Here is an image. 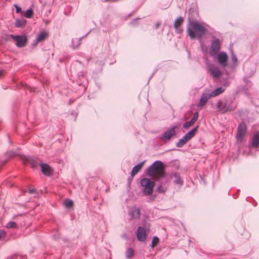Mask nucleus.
Masks as SVG:
<instances>
[{
  "mask_svg": "<svg viewBox=\"0 0 259 259\" xmlns=\"http://www.w3.org/2000/svg\"><path fill=\"white\" fill-rule=\"evenodd\" d=\"M146 236L145 229L142 227H139L137 232L138 240L139 241L143 242L146 240Z\"/></svg>",
  "mask_w": 259,
  "mask_h": 259,
  "instance_id": "obj_10",
  "label": "nucleus"
},
{
  "mask_svg": "<svg viewBox=\"0 0 259 259\" xmlns=\"http://www.w3.org/2000/svg\"><path fill=\"white\" fill-rule=\"evenodd\" d=\"M222 108H221V112L225 113L228 111H231L232 110V108L230 107V105H229L227 103H225L224 104H222Z\"/></svg>",
  "mask_w": 259,
  "mask_h": 259,
  "instance_id": "obj_22",
  "label": "nucleus"
},
{
  "mask_svg": "<svg viewBox=\"0 0 259 259\" xmlns=\"http://www.w3.org/2000/svg\"><path fill=\"white\" fill-rule=\"evenodd\" d=\"M10 36L16 41V46L18 48L24 47L27 42V36L23 35H14L11 34Z\"/></svg>",
  "mask_w": 259,
  "mask_h": 259,
  "instance_id": "obj_4",
  "label": "nucleus"
},
{
  "mask_svg": "<svg viewBox=\"0 0 259 259\" xmlns=\"http://www.w3.org/2000/svg\"><path fill=\"white\" fill-rule=\"evenodd\" d=\"M225 91V89H224L222 88H219L215 90L214 91H213L211 94H210L211 97H216L222 93H223Z\"/></svg>",
  "mask_w": 259,
  "mask_h": 259,
  "instance_id": "obj_21",
  "label": "nucleus"
},
{
  "mask_svg": "<svg viewBox=\"0 0 259 259\" xmlns=\"http://www.w3.org/2000/svg\"><path fill=\"white\" fill-rule=\"evenodd\" d=\"M184 19L182 17H179L177 19L174 23V27L176 29H178L180 25L183 23Z\"/></svg>",
  "mask_w": 259,
  "mask_h": 259,
  "instance_id": "obj_23",
  "label": "nucleus"
},
{
  "mask_svg": "<svg viewBox=\"0 0 259 259\" xmlns=\"http://www.w3.org/2000/svg\"><path fill=\"white\" fill-rule=\"evenodd\" d=\"M232 60L235 62H236L237 61V58L234 55V54H232Z\"/></svg>",
  "mask_w": 259,
  "mask_h": 259,
  "instance_id": "obj_35",
  "label": "nucleus"
},
{
  "mask_svg": "<svg viewBox=\"0 0 259 259\" xmlns=\"http://www.w3.org/2000/svg\"><path fill=\"white\" fill-rule=\"evenodd\" d=\"M218 62L223 67H226L227 65L228 60V56L225 52H221L217 55Z\"/></svg>",
  "mask_w": 259,
  "mask_h": 259,
  "instance_id": "obj_9",
  "label": "nucleus"
},
{
  "mask_svg": "<svg viewBox=\"0 0 259 259\" xmlns=\"http://www.w3.org/2000/svg\"><path fill=\"white\" fill-rule=\"evenodd\" d=\"M33 14V12L31 9H28L26 10L24 14V16L26 18H30Z\"/></svg>",
  "mask_w": 259,
  "mask_h": 259,
  "instance_id": "obj_28",
  "label": "nucleus"
},
{
  "mask_svg": "<svg viewBox=\"0 0 259 259\" xmlns=\"http://www.w3.org/2000/svg\"><path fill=\"white\" fill-rule=\"evenodd\" d=\"M159 239L157 237H154L151 242V247L152 248H154L159 243Z\"/></svg>",
  "mask_w": 259,
  "mask_h": 259,
  "instance_id": "obj_25",
  "label": "nucleus"
},
{
  "mask_svg": "<svg viewBox=\"0 0 259 259\" xmlns=\"http://www.w3.org/2000/svg\"><path fill=\"white\" fill-rule=\"evenodd\" d=\"M157 191L159 192H161V191L160 190V188H159Z\"/></svg>",
  "mask_w": 259,
  "mask_h": 259,
  "instance_id": "obj_41",
  "label": "nucleus"
},
{
  "mask_svg": "<svg viewBox=\"0 0 259 259\" xmlns=\"http://www.w3.org/2000/svg\"><path fill=\"white\" fill-rule=\"evenodd\" d=\"M198 129V126L194 128L189 132L185 136V138L188 141L190 140L192 137L194 136Z\"/></svg>",
  "mask_w": 259,
  "mask_h": 259,
  "instance_id": "obj_18",
  "label": "nucleus"
},
{
  "mask_svg": "<svg viewBox=\"0 0 259 259\" xmlns=\"http://www.w3.org/2000/svg\"><path fill=\"white\" fill-rule=\"evenodd\" d=\"M147 175L154 180H158L164 177V166L163 163L159 160L155 161L147 169Z\"/></svg>",
  "mask_w": 259,
  "mask_h": 259,
  "instance_id": "obj_2",
  "label": "nucleus"
},
{
  "mask_svg": "<svg viewBox=\"0 0 259 259\" xmlns=\"http://www.w3.org/2000/svg\"><path fill=\"white\" fill-rule=\"evenodd\" d=\"M220 49V43L219 39L214 40L211 45L210 49V54L212 56H214L217 55L218 52Z\"/></svg>",
  "mask_w": 259,
  "mask_h": 259,
  "instance_id": "obj_8",
  "label": "nucleus"
},
{
  "mask_svg": "<svg viewBox=\"0 0 259 259\" xmlns=\"http://www.w3.org/2000/svg\"><path fill=\"white\" fill-rule=\"evenodd\" d=\"M38 43H36V39L35 40L34 42L32 44V46L33 47L35 46Z\"/></svg>",
  "mask_w": 259,
  "mask_h": 259,
  "instance_id": "obj_39",
  "label": "nucleus"
},
{
  "mask_svg": "<svg viewBox=\"0 0 259 259\" xmlns=\"http://www.w3.org/2000/svg\"><path fill=\"white\" fill-rule=\"evenodd\" d=\"M14 6L16 8V12L17 13H19L21 12V8H20V7H19L18 5H17L16 4H15L14 5Z\"/></svg>",
  "mask_w": 259,
  "mask_h": 259,
  "instance_id": "obj_33",
  "label": "nucleus"
},
{
  "mask_svg": "<svg viewBox=\"0 0 259 259\" xmlns=\"http://www.w3.org/2000/svg\"><path fill=\"white\" fill-rule=\"evenodd\" d=\"M175 127H173L170 130L166 131L163 136V139L169 140L172 136L175 135Z\"/></svg>",
  "mask_w": 259,
  "mask_h": 259,
  "instance_id": "obj_14",
  "label": "nucleus"
},
{
  "mask_svg": "<svg viewBox=\"0 0 259 259\" xmlns=\"http://www.w3.org/2000/svg\"><path fill=\"white\" fill-rule=\"evenodd\" d=\"M174 177L175 178V181L177 184H181V183H182V181H181V180L180 179V177H179V176L178 174H175L174 175Z\"/></svg>",
  "mask_w": 259,
  "mask_h": 259,
  "instance_id": "obj_31",
  "label": "nucleus"
},
{
  "mask_svg": "<svg viewBox=\"0 0 259 259\" xmlns=\"http://www.w3.org/2000/svg\"><path fill=\"white\" fill-rule=\"evenodd\" d=\"M246 132V126L245 123H241L237 128L236 138L238 141H243Z\"/></svg>",
  "mask_w": 259,
  "mask_h": 259,
  "instance_id": "obj_5",
  "label": "nucleus"
},
{
  "mask_svg": "<svg viewBox=\"0 0 259 259\" xmlns=\"http://www.w3.org/2000/svg\"><path fill=\"white\" fill-rule=\"evenodd\" d=\"M4 70H0V77L4 74Z\"/></svg>",
  "mask_w": 259,
  "mask_h": 259,
  "instance_id": "obj_38",
  "label": "nucleus"
},
{
  "mask_svg": "<svg viewBox=\"0 0 259 259\" xmlns=\"http://www.w3.org/2000/svg\"><path fill=\"white\" fill-rule=\"evenodd\" d=\"M208 69L210 75H212L213 78H218L222 75L221 71L219 68L213 65H210L208 66Z\"/></svg>",
  "mask_w": 259,
  "mask_h": 259,
  "instance_id": "obj_6",
  "label": "nucleus"
},
{
  "mask_svg": "<svg viewBox=\"0 0 259 259\" xmlns=\"http://www.w3.org/2000/svg\"><path fill=\"white\" fill-rule=\"evenodd\" d=\"M26 163H29L33 168H36L43 163L37 158H33L30 157H25Z\"/></svg>",
  "mask_w": 259,
  "mask_h": 259,
  "instance_id": "obj_7",
  "label": "nucleus"
},
{
  "mask_svg": "<svg viewBox=\"0 0 259 259\" xmlns=\"http://www.w3.org/2000/svg\"><path fill=\"white\" fill-rule=\"evenodd\" d=\"M134 256V250L132 248H130L126 251V256L127 258H130Z\"/></svg>",
  "mask_w": 259,
  "mask_h": 259,
  "instance_id": "obj_26",
  "label": "nucleus"
},
{
  "mask_svg": "<svg viewBox=\"0 0 259 259\" xmlns=\"http://www.w3.org/2000/svg\"><path fill=\"white\" fill-rule=\"evenodd\" d=\"M205 24L201 23L197 21L189 22L187 32L191 39L200 38L207 32V29L204 26Z\"/></svg>",
  "mask_w": 259,
  "mask_h": 259,
  "instance_id": "obj_1",
  "label": "nucleus"
},
{
  "mask_svg": "<svg viewBox=\"0 0 259 259\" xmlns=\"http://www.w3.org/2000/svg\"><path fill=\"white\" fill-rule=\"evenodd\" d=\"M145 163V161H143L138 164H137L136 166H134L133 168V169L131 172V177L133 178L137 174H138V172L141 170V169L143 166L144 164Z\"/></svg>",
  "mask_w": 259,
  "mask_h": 259,
  "instance_id": "obj_13",
  "label": "nucleus"
},
{
  "mask_svg": "<svg viewBox=\"0 0 259 259\" xmlns=\"http://www.w3.org/2000/svg\"><path fill=\"white\" fill-rule=\"evenodd\" d=\"M141 185L143 188V192L145 194L150 195L153 193V188L155 183L148 178H144L141 180Z\"/></svg>",
  "mask_w": 259,
  "mask_h": 259,
  "instance_id": "obj_3",
  "label": "nucleus"
},
{
  "mask_svg": "<svg viewBox=\"0 0 259 259\" xmlns=\"http://www.w3.org/2000/svg\"><path fill=\"white\" fill-rule=\"evenodd\" d=\"M73 205V202L71 200L66 199V207L70 208Z\"/></svg>",
  "mask_w": 259,
  "mask_h": 259,
  "instance_id": "obj_29",
  "label": "nucleus"
},
{
  "mask_svg": "<svg viewBox=\"0 0 259 259\" xmlns=\"http://www.w3.org/2000/svg\"><path fill=\"white\" fill-rule=\"evenodd\" d=\"M252 147L257 148L259 145V134L258 133H255L252 138Z\"/></svg>",
  "mask_w": 259,
  "mask_h": 259,
  "instance_id": "obj_17",
  "label": "nucleus"
},
{
  "mask_svg": "<svg viewBox=\"0 0 259 259\" xmlns=\"http://www.w3.org/2000/svg\"><path fill=\"white\" fill-rule=\"evenodd\" d=\"M211 97L210 94H203L200 98L198 106H203Z\"/></svg>",
  "mask_w": 259,
  "mask_h": 259,
  "instance_id": "obj_15",
  "label": "nucleus"
},
{
  "mask_svg": "<svg viewBox=\"0 0 259 259\" xmlns=\"http://www.w3.org/2000/svg\"><path fill=\"white\" fill-rule=\"evenodd\" d=\"M160 25V22L156 23V24H155V27H156V28H158L159 27Z\"/></svg>",
  "mask_w": 259,
  "mask_h": 259,
  "instance_id": "obj_37",
  "label": "nucleus"
},
{
  "mask_svg": "<svg viewBox=\"0 0 259 259\" xmlns=\"http://www.w3.org/2000/svg\"><path fill=\"white\" fill-rule=\"evenodd\" d=\"M62 204H63L64 205H65V200H63H63H62Z\"/></svg>",
  "mask_w": 259,
  "mask_h": 259,
  "instance_id": "obj_40",
  "label": "nucleus"
},
{
  "mask_svg": "<svg viewBox=\"0 0 259 259\" xmlns=\"http://www.w3.org/2000/svg\"><path fill=\"white\" fill-rule=\"evenodd\" d=\"M217 109H218L219 111L221 112V108H222V102L221 101H219L217 105H216Z\"/></svg>",
  "mask_w": 259,
  "mask_h": 259,
  "instance_id": "obj_32",
  "label": "nucleus"
},
{
  "mask_svg": "<svg viewBox=\"0 0 259 259\" xmlns=\"http://www.w3.org/2000/svg\"><path fill=\"white\" fill-rule=\"evenodd\" d=\"M35 191V190L34 189H31L29 190V194H33Z\"/></svg>",
  "mask_w": 259,
  "mask_h": 259,
  "instance_id": "obj_36",
  "label": "nucleus"
},
{
  "mask_svg": "<svg viewBox=\"0 0 259 259\" xmlns=\"http://www.w3.org/2000/svg\"><path fill=\"white\" fill-rule=\"evenodd\" d=\"M198 118V112H196L194 113L192 119L190 121L186 122L184 124V125H183L184 128H186V129L189 128L191 126L193 125L194 123L197 120Z\"/></svg>",
  "mask_w": 259,
  "mask_h": 259,
  "instance_id": "obj_12",
  "label": "nucleus"
},
{
  "mask_svg": "<svg viewBox=\"0 0 259 259\" xmlns=\"http://www.w3.org/2000/svg\"><path fill=\"white\" fill-rule=\"evenodd\" d=\"M6 235V232L3 230H0V239L4 238Z\"/></svg>",
  "mask_w": 259,
  "mask_h": 259,
  "instance_id": "obj_34",
  "label": "nucleus"
},
{
  "mask_svg": "<svg viewBox=\"0 0 259 259\" xmlns=\"http://www.w3.org/2000/svg\"><path fill=\"white\" fill-rule=\"evenodd\" d=\"M47 36V34L45 32H41L39 33L36 37V43H38L45 39Z\"/></svg>",
  "mask_w": 259,
  "mask_h": 259,
  "instance_id": "obj_19",
  "label": "nucleus"
},
{
  "mask_svg": "<svg viewBox=\"0 0 259 259\" xmlns=\"http://www.w3.org/2000/svg\"><path fill=\"white\" fill-rule=\"evenodd\" d=\"M26 23V20L24 19H17L15 22V25L17 28H21L23 27Z\"/></svg>",
  "mask_w": 259,
  "mask_h": 259,
  "instance_id": "obj_20",
  "label": "nucleus"
},
{
  "mask_svg": "<svg viewBox=\"0 0 259 259\" xmlns=\"http://www.w3.org/2000/svg\"><path fill=\"white\" fill-rule=\"evenodd\" d=\"M8 228H17V225L14 222L10 221L7 224L6 226Z\"/></svg>",
  "mask_w": 259,
  "mask_h": 259,
  "instance_id": "obj_27",
  "label": "nucleus"
},
{
  "mask_svg": "<svg viewBox=\"0 0 259 259\" xmlns=\"http://www.w3.org/2000/svg\"><path fill=\"white\" fill-rule=\"evenodd\" d=\"M130 214L132 219H139L140 217V211L138 208H133L131 210Z\"/></svg>",
  "mask_w": 259,
  "mask_h": 259,
  "instance_id": "obj_16",
  "label": "nucleus"
},
{
  "mask_svg": "<svg viewBox=\"0 0 259 259\" xmlns=\"http://www.w3.org/2000/svg\"><path fill=\"white\" fill-rule=\"evenodd\" d=\"M40 168L42 173L45 176H50L53 172L52 168L47 163L41 164Z\"/></svg>",
  "mask_w": 259,
  "mask_h": 259,
  "instance_id": "obj_11",
  "label": "nucleus"
},
{
  "mask_svg": "<svg viewBox=\"0 0 259 259\" xmlns=\"http://www.w3.org/2000/svg\"><path fill=\"white\" fill-rule=\"evenodd\" d=\"M188 141L184 136L182 139H180L179 142L177 143V146L178 147H183Z\"/></svg>",
  "mask_w": 259,
  "mask_h": 259,
  "instance_id": "obj_24",
  "label": "nucleus"
},
{
  "mask_svg": "<svg viewBox=\"0 0 259 259\" xmlns=\"http://www.w3.org/2000/svg\"><path fill=\"white\" fill-rule=\"evenodd\" d=\"M11 259H27L25 255H15Z\"/></svg>",
  "mask_w": 259,
  "mask_h": 259,
  "instance_id": "obj_30",
  "label": "nucleus"
}]
</instances>
